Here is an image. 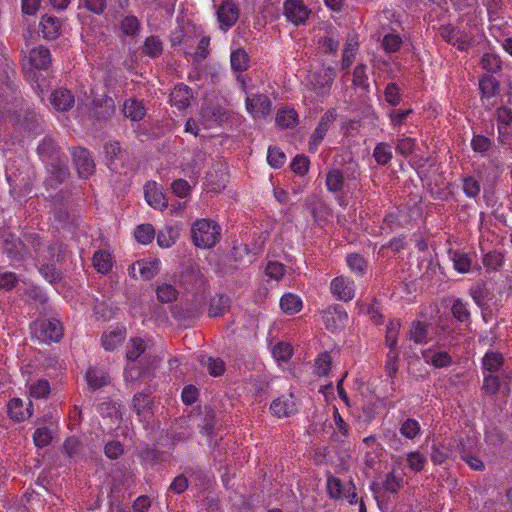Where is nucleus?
I'll use <instances>...</instances> for the list:
<instances>
[{
	"label": "nucleus",
	"instance_id": "nucleus-1",
	"mask_svg": "<svg viewBox=\"0 0 512 512\" xmlns=\"http://www.w3.org/2000/svg\"><path fill=\"white\" fill-rule=\"evenodd\" d=\"M194 244L199 248H211L220 240L221 228L210 219L196 220L191 229Z\"/></svg>",
	"mask_w": 512,
	"mask_h": 512
},
{
	"label": "nucleus",
	"instance_id": "nucleus-2",
	"mask_svg": "<svg viewBox=\"0 0 512 512\" xmlns=\"http://www.w3.org/2000/svg\"><path fill=\"white\" fill-rule=\"evenodd\" d=\"M31 330L40 342H57L63 336V327L57 319L38 320L33 323Z\"/></svg>",
	"mask_w": 512,
	"mask_h": 512
},
{
	"label": "nucleus",
	"instance_id": "nucleus-3",
	"mask_svg": "<svg viewBox=\"0 0 512 512\" xmlns=\"http://www.w3.org/2000/svg\"><path fill=\"white\" fill-rule=\"evenodd\" d=\"M335 70L331 67H323L314 71L308 76L311 89L320 96H325L329 93L330 88L335 79Z\"/></svg>",
	"mask_w": 512,
	"mask_h": 512
},
{
	"label": "nucleus",
	"instance_id": "nucleus-4",
	"mask_svg": "<svg viewBox=\"0 0 512 512\" xmlns=\"http://www.w3.org/2000/svg\"><path fill=\"white\" fill-rule=\"evenodd\" d=\"M327 491L329 496L333 499H345L350 504L357 502L355 486L351 481L342 483L340 479L330 476L327 479Z\"/></svg>",
	"mask_w": 512,
	"mask_h": 512
},
{
	"label": "nucleus",
	"instance_id": "nucleus-5",
	"mask_svg": "<svg viewBox=\"0 0 512 512\" xmlns=\"http://www.w3.org/2000/svg\"><path fill=\"white\" fill-rule=\"evenodd\" d=\"M159 270V259L146 258L133 263L129 268V275L135 279L150 280L158 274Z\"/></svg>",
	"mask_w": 512,
	"mask_h": 512
},
{
	"label": "nucleus",
	"instance_id": "nucleus-6",
	"mask_svg": "<svg viewBox=\"0 0 512 512\" xmlns=\"http://www.w3.org/2000/svg\"><path fill=\"white\" fill-rule=\"evenodd\" d=\"M283 11L286 19L295 26L305 24L311 13L302 0H286Z\"/></svg>",
	"mask_w": 512,
	"mask_h": 512
},
{
	"label": "nucleus",
	"instance_id": "nucleus-7",
	"mask_svg": "<svg viewBox=\"0 0 512 512\" xmlns=\"http://www.w3.org/2000/svg\"><path fill=\"white\" fill-rule=\"evenodd\" d=\"M246 110L253 118H265L272 111L270 99L263 94L247 96L245 99Z\"/></svg>",
	"mask_w": 512,
	"mask_h": 512
},
{
	"label": "nucleus",
	"instance_id": "nucleus-8",
	"mask_svg": "<svg viewBox=\"0 0 512 512\" xmlns=\"http://www.w3.org/2000/svg\"><path fill=\"white\" fill-rule=\"evenodd\" d=\"M337 118V113L335 109H330L324 113V115L321 117L317 127L315 128L314 132L312 133L310 140H309V149L310 151H316L319 144L324 139L327 131L329 130L330 126L334 123V121Z\"/></svg>",
	"mask_w": 512,
	"mask_h": 512
},
{
	"label": "nucleus",
	"instance_id": "nucleus-9",
	"mask_svg": "<svg viewBox=\"0 0 512 512\" xmlns=\"http://www.w3.org/2000/svg\"><path fill=\"white\" fill-rule=\"evenodd\" d=\"M330 290L333 296L340 301L348 302L355 297L354 281L344 276L334 278Z\"/></svg>",
	"mask_w": 512,
	"mask_h": 512
},
{
	"label": "nucleus",
	"instance_id": "nucleus-10",
	"mask_svg": "<svg viewBox=\"0 0 512 512\" xmlns=\"http://www.w3.org/2000/svg\"><path fill=\"white\" fill-rule=\"evenodd\" d=\"M144 196L146 202L154 209L164 210L168 207V200L163 189L155 181H149L144 186Z\"/></svg>",
	"mask_w": 512,
	"mask_h": 512
},
{
	"label": "nucleus",
	"instance_id": "nucleus-11",
	"mask_svg": "<svg viewBox=\"0 0 512 512\" xmlns=\"http://www.w3.org/2000/svg\"><path fill=\"white\" fill-rule=\"evenodd\" d=\"M239 17V10L237 5L230 1L225 0L220 5L217 11V18L222 30H227L232 27Z\"/></svg>",
	"mask_w": 512,
	"mask_h": 512
},
{
	"label": "nucleus",
	"instance_id": "nucleus-12",
	"mask_svg": "<svg viewBox=\"0 0 512 512\" xmlns=\"http://www.w3.org/2000/svg\"><path fill=\"white\" fill-rule=\"evenodd\" d=\"M72 155L80 177L88 178L93 174L95 164L88 150L84 148H75L72 151Z\"/></svg>",
	"mask_w": 512,
	"mask_h": 512
},
{
	"label": "nucleus",
	"instance_id": "nucleus-13",
	"mask_svg": "<svg viewBox=\"0 0 512 512\" xmlns=\"http://www.w3.org/2000/svg\"><path fill=\"white\" fill-rule=\"evenodd\" d=\"M270 410L279 418L289 417L296 413L297 404L293 394L282 395L275 399L270 405Z\"/></svg>",
	"mask_w": 512,
	"mask_h": 512
},
{
	"label": "nucleus",
	"instance_id": "nucleus-14",
	"mask_svg": "<svg viewBox=\"0 0 512 512\" xmlns=\"http://www.w3.org/2000/svg\"><path fill=\"white\" fill-rule=\"evenodd\" d=\"M479 87L482 94V102L490 108L496 104L497 94L499 90V82L492 76L486 75L481 78Z\"/></svg>",
	"mask_w": 512,
	"mask_h": 512
},
{
	"label": "nucleus",
	"instance_id": "nucleus-15",
	"mask_svg": "<svg viewBox=\"0 0 512 512\" xmlns=\"http://www.w3.org/2000/svg\"><path fill=\"white\" fill-rule=\"evenodd\" d=\"M422 358L426 364L435 368L448 367L452 363V357L448 352L438 350L434 346L422 350Z\"/></svg>",
	"mask_w": 512,
	"mask_h": 512
},
{
	"label": "nucleus",
	"instance_id": "nucleus-16",
	"mask_svg": "<svg viewBox=\"0 0 512 512\" xmlns=\"http://www.w3.org/2000/svg\"><path fill=\"white\" fill-rule=\"evenodd\" d=\"M50 102L54 109L65 112L74 106L75 98L70 90L58 88L51 93Z\"/></svg>",
	"mask_w": 512,
	"mask_h": 512
},
{
	"label": "nucleus",
	"instance_id": "nucleus-17",
	"mask_svg": "<svg viewBox=\"0 0 512 512\" xmlns=\"http://www.w3.org/2000/svg\"><path fill=\"white\" fill-rule=\"evenodd\" d=\"M62 30L61 21L52 15H45L40 22V31L46 40H54L59 37Z\"/></svg>",
	"mask_w": 512,
	"mask_h": 512
},
{
	"label": "nucleus",
	"instance_id": "nucleus-18",
	"mask_svg": "<svg viewBox=\"0 0 512 512\" xmlns=\"http://www.w3.org/2000/svg\"><path fill=\"white\" fill-rule=\"evenodd\" d=\"M333 433L331 438L334 442L344 443L350 435V426L340 415L337 407L333 408Z\"/></svg>",
	"mask_w": 512,
	"mask_h": 512
},
{
	"label": "nucleus",
	"instance_id": "nucleus-19",
	"mask_svg": "<svg viewBox=\"0 0 512 512\" xmlns=\"http://www.w3.org/2000/svg\"><path fill=\"white\" fill-rule=\"evenodd\" d=\"M407 338L416 345L426 344L431 339L429 326L421 321H413L407 333Z\"/></svg>",
	"mask_w": 512,
	"mask_h": 512
},
{
	"label": "nucleus",
	"instance_id": "nucleus-20",
	"mask_svg": "<svg viewBox=\"0 0 512 512\" xmlns=\"http://www.w3.org/2000/svg\"><path fill=\"white\" fill-rule=\"evenodd\" d=\"M125 337V329L119 327L109 329L102 335V346L107 351H113L123 343Z\"/></svg>",
	"mask_w": 512,
	"mask_h": 512
},
{
	"label": "nucleus",
	"instance_id": "nucleus-21",
	"mask_svg": "<svg viewBox=\"0 0 512 512\" xmlns=\"http://www.w3.org/2000/svg\"><path fill=\"white\" fill-rule=\"evenodd\" d=\"M31 406V401L25 406L21 399L13 398L8 403L9 416L16 421H23L32 416Z\"/></svg>",
	"mask_w": 512,
	"mask_h": 512
},
{
	"label": "nucleus",
	"instance_id": "nucleus-22",
	"mask_svg": "<svg viewBox=\"0 0 512 512\" xmlns=\"http://www.w3.org/2000/svg\"><path fill=\"white\" fill-rule=\"evenodd\" d=\"M191 98L192 93L190 89L182 83L176 85L170 94L171 104L179 110L187 108L190 105Z\"/></svg>",
	"mask_w": 512,
	"mask_h": 512
},
{
	"label": "nucleus",
	"instance_id": "nucleus-23",
	"mask_svg": "<svg viewBox=\"0 0 512 512\" xmlns=\"http://www.w3.org/2000/svg\"><path fill=\"white\" fill-rule=\"evenodd\" d=\"M29 63L36 69H47L51 64V53L44 46L32 49L29 53Z\"/></svg>",
	"mask_w": 512,
	"mask_h": 512
},
{
	"label": "nucleus",
	"instance_id": "nucleus-24",
	"mask_svg": "<svg viewBox=\"0 0 512 512\" xmlns=\"http://www.w3.org/2000/svg\"><path fill=\"white\" fill-rule=\"evenodd\" d=\"M88 386L93 389H99L107 385L110 381L109 375L100 368H89L85 374Z\"/></svg>",
	"mask_w": 512,
	"mask_h": 512
},
{
	"label": "nucleus",
	"instance_id": "nucleus-25",
	"mask_svg": "<svg viewBox=\"0 0 512 512\" xmlns=\"http://www.w3.org/2000/svg\"><path fill=\"white\" fill-rule=\"evenodd\" d=\"M231 305V299L229 296L225 294H218L213 297L210 301L209 306V316L210 317H219L226 313Z\"/></svg>",
	"mask_w": 512,
	"mask_h": 512
},
{
	"label": "nucleus",
	"instance_id": "nucleus-26",
	"mask_svg": "<svg viewBox=\"0 0 512 512\" xmlns=\"http://www.w3.org/2000/svg\"><path fill=\"white\" fill-rule=\"evenodd\" d=\"M323 321L326 327L330 326V319H333L334 328L344 326L348 321V314L342 307H333L323 312Z\"/></svg>",
	"mask_w": 512,
	"mask_h": 512
},
{
	"label": "nucleus",
	"instance_id": "nucleus-27",
	"mask_svg": "<svg viewBox=\"0 0 512 512\" xmlns=\"http://www.w3.org/2000/svg\"><path fill=\"white\" fill-rule=\"evenodd\" d=\"M123 113L125 117L132 121H139L145 116L146 110L142 102L135 99H128L123 105Z\"/></svg>",
	"mask_w": 512,
	"mask_h": 512
},
{
	"label": "nucleus",
	"instance_id": "nucleus-28",
	"mask_svg": "<svg viewBox=\"0 0 512 512\" xmlns=\"http://www.w3.org/2000/svg\"><path fill=\"white\" fill-rule=\"evenodd\" d=\"M280 307L284 313L293 315L302 309V300L296 294L286 293L280 299Z\"/></svg>",
	"mask_w": 512,
	"mask_h": 512
},
{
	"label": "nucleus",
	"instance_id": "nucleus-29",
	"mask_svg": "<svg viewBox=\"0 0 512 512\" xmlns=\"http://www.w3.org/2000/svg\"><path fill=\"white\" fill-rule=\"evenodd\" d=\"M132 402L137 415L142 420H147L152 413L150 398L146 394L138 393L133 397Z\"/></svg>",
	"mask_w": 512,
	"mask_h": 512
},
{
	"label": "nucleus",
	"instance_id": "nucleus-30",
	"mask_svg": "<svg viewBox=\"0 0 512 512\" xmlns=\"http://www.w3.org/2000/svg\"><path fill=\"white\" fill-rule=\"evenodd\" d=\"M504 362L502 354L498 352H487L482 359L484 373H495L500 370Z\"/></svg>",
	"mask_w": 512,
	"mask_h": 512
},
{
	"label": "nucleus",
	"instance_id": "nucleus-31",
	"mask_svg": "<svg viewBox=\"0 0 512 512\" xmlns=\"http://www.w3.org/2000/svg\"><path fill=\"white\" fill-rule=\"evenodd\" d=\"M147 345L141 338H133L127 344L126 357L128 363H134L145 351Z\"/></svg>",
	"mask_w": 512,
	"mask_h": 512
},
{
	"label": "nucleus",
	"instance_id": "nucleus-32",
	"mask_svg": "<svg viewBox=\"0 0 512 512\" xmlns=\"http://www.w3.org/2000/svg\"><path fill=\"white\" fill-rule=\"evenodd\" d=\"M275 121L279 127L290 128L297 124L298 115L292 108H282L277 112Z\"/></svg>",
	"mask_w": 512,
	"mask_h": 512
},
{
	"label": "nucleus",
	"instance_id": "nucleus-33",
	"mask_svg": "<svg viewBox=\"0 0 512 512\" xmlns=\"http://www.w3.org/2000/svg\"><path fill=\"white\" fill-rule=\"evenodd\" d=\"M140 27V21L134 15L125 16L119 24V28L122 34L128 37L136 36L140 31Z\"/></svg>",
	"mask_w": 512,
	"mask_h": 512
},
{
	"label": "nucleus",
	"instance_id": "nucleus-34",
	"mask_svg": "<svg viewBox=\"0 0 512 512\" xmlns=\"http://www.w3.org/2000/svg\"><path fill=\"white\" fill-rule=\"evenodd\" d=\"M93 265L98 272L102 274L108 273L113 265L111 254L105 250L95 252Z\"/></svg>",
	"mask_w": 512,
	"mask_h": 512
},
{
	"label": "nucleus",
	"instance_id": "nucleus-35",
	"mask_svg": "<svg viewBox=\"0 0 512 512\" xmlns=\"http://www.w3.org/2000/svg\"><path fill=\"white\" fill-rule=\"evenodd\" d=\"M179 232L176 228L167 226L157 234V243L161 248L171 247L178 239Z\"/></svg>",
	"mask_w": 512,
	"mask_h": 512
},
{
	"label": "nucleus",
	"instance_id": "nucleus-36",
	"mask_svg": "<svg viewBox=\"0 0 512 512\" xmlns=\"http://www.w3.org/2000/svg\"><path fill=\"white\" fill-rule=\"evenodd\" d=\"M375 161L380 165L388 164L392 159V147L386 142L378 143L373 151Z\"/></svg>",
	"mask_w": 512,
	"mask_h": 512
},
{
	"label": "nucleus",
	"instance_id": "nucleus-37",
	"mask_svg": "<svg viewBox=\"0 0 512 512\" xmlns=\"http://www.w3.org/2000/svg\"><path fill=\"white\" fill-rule=\"evenodd\" d=\"M163 52V43L157 36H149L145 39L143 53L149 57L160 56Z\"/></svg>",
	"mask_w": 512,
	"mask_h": 512
},
{
	"label": "nucleus",
	"instance_id": "nucleus-38",
	"mask_svg": "<svg viewBox=\"0 0 512 512\" xmlns=\"http://www.w3.org/2000/svg\"><path fill=\"white\" fill-rule=\"evenodd\" d=\"M402 485L403 475L402 473L396 471L395 469H393L386 475L385 480L383 482L384 489L391 493L399 491Z\"/></svg>",
	"mask_w": 512,
	"mask_h": 512
},
{
	"label": "nucleus",
	"instance_id": "nucleus-39",
	"mask_svg": "<svg viewBox=\"0 0 512 512\" xmlns=\"http://www.w3.org/2000/svg\"><path fill=\"white\" fill-rule=\"evenodd\" d=\"M231 67L235 71H244L249 67V57L245 50L237 49L231 53Z\"/></svg>",
	"mask_w": 512,
	"mask_h": 512
},
{
	"label": "nucleus",
	"instance_id": "nucleus-40",
	"mask_svg": "<svg viewBox=\"0 0 512 512\" xmlns=\"http://www.w3.org/2000/svg\"><path fill=\"white\" fill-rule=\"evenodd\" d=\"M202 118L207 127L220 124L224 118V113L220 108H203Z\"/></svg>",
	"mask_w": 512,
	"mask_h": 512
},
{
	"label": "nucleus",
	"instance_id": "nucleus-41",
	"mask_svg": "<svg viewBox=\"0 0 512 512\" xmlns=\"http://www.w3.org/2000/svg\"><path fill=\"white\" fill-rule=\"evenodd\" d=\"M200 361L207 367L209 374L214 377L222 375L225 371V364L219 358L202 356Z\"/></svg>",
	"mask_w": 512,
	"mask_h": 512
},
{
	"label": "nucleus",
	"instance_id": "nucleus-42",
	"mask_svg": "<svg viewBox=\"0 0 512 512\" xmlns=\"http://www.w3.org/2000/svg\"><path fill=\"white\" fill-rule=\"evenodd\" d=\"M421 432L420 424L417 420L408 418L402 422L400 426V433L407 439H415Z\"/></svg>",
	"mask_w": 512,
	"mask_h": 512
},
{
	"label": "nucleus",
	"instance_id": "nucleus-43",
	"mask_svg": "<svg viewBox=\"0 0 512 512\" xmlns=\"http://www.w3.org/2000/svg\"><path fill=\"white\" fill-rule=\"evenodd\" d=\"M157 298L162 303H171L177 299L178 292L171 284L163 283L156 289Z\"/></svg>",
	"mask_w": 512,
	"mask_h": 512
},
{
	"label": "nucleus",
	"instance_id": "nucleus-44",
	"mask_svg": "<svg viewBox=\"0 0 512 512\" xmlns=\"http://www.w3.org/2000/svg\"><path fill=\"white\" fill-rule=\"evenodd\" d=\"M406 461H407L408 467L412 471L420 472L423 470V468L427 462V458L423 453H421L419 451H412L406 455Z\"/></svg>",
	"mask_w": 512,
	"mask_h": 512
},
{
	"label": "nucleus",
	"instance_id": "nucleus-45",
	"mask_svg": "<svg viewBox=\"0 0 512 512\" xmlns=\"http://www.w3.org/2000/svg\"><path fill=\"white\" fill-rule=\"evenodd\" d=\"M400 327V321L397 319H393L388 323L386 329V344L389 348H397Z\"/></svg>",
	"mask_w": 512,
	"mask_h": 512
},
{
	"label": "nucleus",
	"instance_id": "nucleus-46",
	"mask_svg": "<svg viewBox=\"0 0 512 512\" xmlns=\"http://www.w3.org/2000/svg\"><path fill=\"white\" fill-rule=\"evenodd\" d=\"M134 236L139 243L148 244L154 239L155 230L151 224H142L135 229Z\"/></svg>",
	"mask_w": 512,
	"mask_h": 512
},
{
	"label": "nucleus",
	"instance_id": "nucleus-47",
	"mask_svg": "<svg viewBox=\"0 0 512 512\" xmlns=\"http://www.w3.org/2000/svg\"><path fill=\"white\" fill-rule=\"evenodd\" d=\"M452 261L454 264V268L460 273L469 272L472 265L471 258L466 253L458 251L453 252Z\"/></svg>",
	"mask_w": 512,
	"mask_h": 512
},
{
	"label": "nucleus",
	"instance_id": "nucleus-48",
	"mask_svg": "<svg viewBox=\"0 0 512 512\" xmlns=\"http://www.w3.org/2000/svg\"><path fill=\"white\" fill-rule=\"evenodd\" d=\"M332 358L328 352L321 353L315 359V373L318 376H326L331 369Z\"/></svg>",
	"mask_w": 512,
	"mask_h": 512
},
{
	"label": "nucleus",
	"instance_id": "nucleus-49",
	"mask_svg": "<svg viewBox=\"0 0 512 512\" xmlns=\"http://www.w3.org/2000/svg\"><path fill=\"white\" fill-rule=\"evenodd\" d=\"M293 354V348L289 343L279 342L272 349V355L277 361L287 362Z\"/></svg>",
	"mask_w": 512,
	"mask_h": 512
},
{
	"label": "nucleus",
	"instance_id": "nucleus-50",
	"mask_svg": "<svg viewBox=\"0 0 512 512\" xmlns=\"http://www.w3.org/2000/svg\"><path fill=\"white\" fill-rule=\"evenodd\" d=\"M346 262H347V265L350 268V270L357 275L364 274V272L367 268L366 261L359 254H349L346 257Z\"/></svg>",
	"mask_w": 512,
	"mask_h": 512
},
{
	"label": "nucleus",
	"instance_id": "nucleus-51",
	"mask_svg": "<svg viewBox=\"0 0 512 512\" xmlns=\"http://www.w3.org/2000/svg\"><path fill=\"white\" fill-rule=\"evenodd\" d=\"M82 444L75 438H68L63 444V450L69 458H79L82 456Z\"/></svg>",
	"mask_w": 512,
	"mask_h": 512
},
{
	"label": "nucleus",
	"instance_id": "nucleus-52",
	"mask_svg": "<svg viewBox=\"0 0 512 512\" xmlns=\"http://www.w3.org/2000/svg\"><path fill=\"white\" fill-rule=\"evenodd\" d=\"M29 393L34 398H44L50 393V384L45 379L37 380L30 385Z\"/></svg>",
	"mask_w": 512,
	"mask_h": 512
},
{
	"label": "nucleus",
	"instance_id": "nucleus-53",
	"mask_svg": "<svg viewBox=\"0 0 512 512\" xmlns=\"http://www.w3.org/2000/svg\"><path fill=\"white\" fill-rule=\"evenodd\" d=\"M326 186L331 192L340 191L343 186L342 173L337 169L329 171L326 177Z\"/></svg>",
	"mask_w": 512,
	"mask_h": 512
},
{
	"label": "nucleus",
	"instance_id": "nucleus-54",
	"mask_svg": "<svg viewBox=\"0 0 512 512\" xmlns=\"http://www.w3.org/2000/svg\"><path fill=\"white\" fill-rule=\"evenodd\" d=\"M267 161L271 167L279 168L285 163L286 156L280 149L276 147H270L268 149Z\"/></svg>",
	"mask_w": 512,
	"mask_h": 512
},
{
	"label": "nucleus",
	"instance_id": "nucleus-55",
	"mask_svg": "<svg viewBox=\"0 0 512 512\" xmlns=\"http://www.w3.org/2000/svg\"><path fill=\"white\" fill-rule=\"evenodd\" d=\"M33 440L37 447H46L52 440V433L46 427L38 428L34 432Z\"/></svg>",
	"mask_w": 512,
	"mask_h": 512
},
{
	"label": "nucleus",
	"instance_id": "nucleus-56",
	"mask_svg": "<svg viewBox=\"0 0 512 512\" xmlns=\"http://www.w3.org/2000/svg\"><path fill=\"white\" fill-rule=\"evenodd\" d=\"M482 67L488 72H496L501 68V60L494 54H484L481 59Z\"/></svg>",
	"mask_w": 512,
	"mask_h": 512
},
{
	"label": "nucleus",
	"instance_id": "nucleus-57",
	"mask_svg": "<svg viewBox=\"0 0 512 512\" xmlns=\"http://www.w3.org/2000/svg\"><path fill=\"white\" fill-rule=\"evenodd\" d=\"M385 100L393 106H396L401 101L400 89L395 83H389L384 91Z\"/></svg>",
	"mask_w": 512,
	"mask_h": 512
},
{
	"label": "nucleus",
	"instance_id": "nucleus-58",
	"mask_svg": "<svg viewBox=\"0 0 512 512\" xmlns=\"http://www.w3.org/2000/svg\"><path fill=\"white\" fill-rule=\"evenodd\" d=\"M452 313L455 318L461 322L468 321L470 318V312L467 308V304L462 300L457 299L452 305Z\"/></svg>",
	"mask_w": 512,
	"mask_h": 512
},
{
	"label": "nucleus",
	"instance_id": "nucleus-59",
	"mask_svg": "<svg viewBox=\"0 0 512 512\" xmlns=\"http://www.w3.org/2000/svg\"><path fill=\"white\" fill-rule=\"evenodd\" d=\"M398 360H399V354L397 351V348H389V352L387 354L385 369L389 376H393L396 374L398 370Z\"/></svg>",
	"mask_w": 512,
	"mask_h": 512
},
{
	"label": "nucleus",
	"instance_id": "nucleus-60",
	"mask_svg": "<svg viewBox=\"0 0 512 512\" xmlns=\"http://www.w3.org/2000/svg\"><path fill=\"white\" fill-rule=\"evenodd\" d=\"M265 272L270 279L279 281L285 274V267L279 262H269Z\"/></svg>",
	"mask_w": 512,
	"mask_h": 512
},
{
	"label": "nucleus",
	"instance_id": "nucleus-61",
	"mask_svg": "<svg viewBox=\"0 0 512 512\" xmlns=\"http://www.w3.org/2000/svg\"><path fill=\"white\" fill-rule=\"evenodd\" d=\"M402 39L397 34H387L384 36L382 46L386 52H395L399 49Z\"/></svg>",
	"mask_w": 512,
	"mask_h": 512
},
{
	"label": "nucleus",
	"instance_id": "nucleus-62",
	"mask_svg": "<svg viewBox=\"0 0 512 512\" xmlns=\"http://www.w3.org/2000/svg\"><path fill=\"white\" fill-rule=\"evenodd\" d=\"M172 192L180 197L185 198L190 195L191 192V186L189 183L184 179H177L171 184Z\"/></svg>",
	"mask_w": 512,
	"mask_h": 512
},
{
	"label": "nucleus",
	"instance_id": "nucleus-63",
	"mask_svg": "<svg viewBox=\"0 0 512 512\" xmlns=\"http://www.w3.org/2000/svg\"><path fill=\"white\" fill-rule=\"evenodd\" d=\"M500 388V380L499 377L489 373H484V383L483 389L490 394H496Z\"/></svg>",
	"mask_w": 512,
	"mask_h": 512
},
{
	"label": "nucleus",
	"instance_id": "nucleus-64",
	"mask_svg": "<svg viewBox=\"0 0 512 512\" xmlns=\"http://www.w3.org/2000/svg\"><path fill=\"white\" fill-rule=\"evenodd\" d=\"M414 147L415 140L410 137H403L396 143V151L403 156L410 155L413 152Z\"/></svg>",
	"mask_w": 512,
	"mask_h": 512
}]
</instances>
